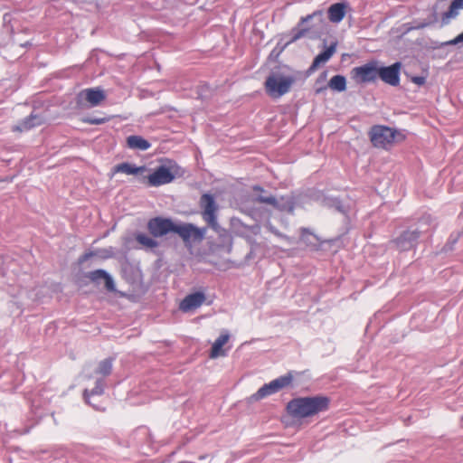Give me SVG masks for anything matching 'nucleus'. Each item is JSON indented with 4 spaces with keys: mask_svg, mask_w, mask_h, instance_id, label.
Masks as SVG:
<instances>
[{
    "mask_svg": "<svg viewBox=\"0 0 463 463\" xmlns=\"http://www.w3.org/2000/svg\"><path fill=\"white\" fill-rule=\"evenodd\" d=\"M324 12L322 10H317L307 16L300 18L297 27H294L290 31L291 39L287 44L292 43L302 37L306 36L314 28H320L324 25Z\"/></svg>",
    "mask_w": 463,
    "mask_h": 463,
    "instance_id": "obj_3",
    "label": "nucleus"
},
{
    "mask_svg": "<svg viewBox=\"0 0 463 463\" xmlns=\"http://www.w3.org/2000/svg\"><path fill=\"white\" fill-rule=\"evenodd\" d=\"M328 87L336 91H344L346 89V80L343 75H335L328 81Z\"/></svg>",
    "mask_w": 463,
    "mask_h": 463,
    "instance_id": "obj_25",
    "label": "nucleus"
},
{
    "mask_svg": "<svg viewBox=\"0 0 463 463\" xmlns=\"http://www.w3.org/2000/svg\"><path fill=\"white\" fill-rule=\"evenodd\" d=\"M348 4L346 2L335 3L330 5L328 8V19L330 22L338 24L340 23L345 15Z\"/></svg>",
    "mask_w": 463,
    "mask_h": 463,
    "instance_id": "obj_17",
    "label": "nucleus"
},
{
    "mask_svg": "<svg viewBox=\"0 0 463 463\" xmlns=\"http://www.w3.org/2000/svg\"><path fill=\"white\" fill-rule=\"evenodd\" d=\"M353 80L358 83L373 82L378 78V67L376 62H368L351 71Z\"/></svg>",
    "mask_w": 463,
    "mask_h": 463,
    "instance_id": "obj_7",
    "label": "nucleus"
},
{
    "mask_svg": "<svg viewBox=\"0 0 463 463\" xmlns=\"http://www.w3.org/2000/svg\"><path fill=\"white\" fill-rule=\"evenodd\" d=\"M330 399L323 395L299 397L288 402L287 411L293 418L304 419L327 411Z\"/></svg>",
    "mask_w": 463,
    "mask_h": 463,
    "instance_id": "obj_1",
    "label": "nucleus"
},
{
    "mask_svg": "<svg viewBox=\"0 0 463 463\" xmlns=\"http://www.w3.org/2000/svg\"><path fill=\"white\" fill-rule=\"evenodd\" d=\"M296 80L297 77L294 75L272 72L264 82L266 93L274 99L280 98L290 90Z\"/></svg>",
    "mask_w": 463,
    "mask_h": 463,
    "instance_id": "obj_2",
    "label": "nucleus"
},
{
    "mask_svg": "<svg viewBox=\"0 0 463 463\" xmlns=\"http://www.w3.org/2000/svg\"><path fill=\"white\" fill-rule=\"evenodd\" d=\"M43 123V119L41 116L31 114L29 117L25 118L21 123L14 126L13 128V130L19 132L27 131L34 127L41 126Z\"/></svg>",
    "mask_w": 463,
    "mask_h": 463,
    "instance_id": "obj_18",
    "label": "nucleus"
},
{
    "mask_svg": "<svg viewBox=\"0 0 463 463\" xmlns=\"http://www.w3.org/2000/svg\"><path fill=\"white\" fill-rule=\"evenodd\" d=\"M174 222L168 218L155 217L148 221L147 230L156 238L166 235L173 231Z\"/></svg>",
    "mask_w": 463,
    "mask_h": 463,
    "instance_id": "obj_10",
    "label": "nucleus"
},
{
    "mask_svg": "<svg viewBox=\"0 0 463 463\" xmlns=\"http://www.w3.org/2000/svg\"><path fill=\"white\" fill-rule=\"evenodd\" d=\"M401 63L395 62L391 66L378 68V77L391 86H398L400 83Z\"/></svg>",
    "mask_w": 463,
    "mask_h": 463,
    "instance_id": "obj_11",
    "label": "nucleus"
},
{
    "mask_svg": "<svg viewBox=\"0 0 463 463\" xmlns=\"http://www.w3.org/2000/svg\"><path fill=\"white\" fill-rule=\"evenodd\" d=\"M136 241L144 248L152 250L159 246V242L157 241L141 232L136 235Z\"/></svg>",
    "mask_w": 463,
    "mask_h": 463,
    "instance_id": "obj_24",
    "label": "nucleus"
},
{
    "mask_svg": "<svg viewBox=\"0 0 463 463\" xmlns=\"http://www.w3.org/2000/svg\"><path fill=\"white\" fill-rule=\"evenodd\" d=\"M421 232L418 229L406 230L401 233L392 242L395 245L396 249L401 251L410 250L413 249L418 242Z\"/></svg>",
    "mask_w": 463,
    "mask_h": 463,
    "instance_id": "obj_9",
    "label": "nucleus"
},
{
    "mask_svg": "<svg viewBox=\"0 0 463 463\" xmlns=\"http://www.w3.org/2000/svg\"><path fill=\"white\" fill-rule=\"evenodd\" d=\"M104 381L101 379H98L96 381L95 387L90 392L89 390H85L83 392V396L85 401L90 404V396L91 395H101L104 392Z\"/></svg>",
    "mask_w": 463,
    "mask_h": 463,
    "instance_id": "obj_27",
    "label": "nucleus"
},
{
    "mask_svg": "<svg viewBox=\"0 0 463 463\" xmlns=\"http://www.w3.org/2000/svg\"><path fill=\"white\" fill-rule=\"evenodd\" d=\"M459 43H463V32L460 34H458L457 37H455L454 39L445 43V45H456Z\"/></svg>",
    "mask_w": 463,
    "mask_h": 463,
    "instance_id": "obj_30",
    "label": "nucleus"
},
{
    "mask_svg": "<svg viewBox=\"0 0 463 463\" xmlns=\"http://www.w3.org/2000/svg\"><path fill=\"white\" fill-rule=\"evenodd\" d=\"M112 358H106L99 362L95 373L104 377L109 376L112 372Z\"/></svg>",
    "mask_w": 463,
    "mask_h": 463,
    "instance_id": "obj_26",
    "label": "nucleus"
},
{
    "mask_svg": "<svg viewBox=\"0 0 463 463\" xmlns=\"http://www.w3.org/2000/svg\"><path fill=\"white\" fill-rule=\"evenodd\" d=\"M256 203H267V204H269L271 205V203H275V197L272 196V195H269V196H266V195H258L255 200H254Z\"/></svg>",
    "mask_w": 463,
    "mask_h": 463,
    "instance_id": "obj_29",
    "label": "nucleus"
},
{
    "mask_svg": "<svg viewBox=\"0 0 463 463\" xmlns=\"http://www.w3.org/2000/svg\"><path fill=\"white\" fill-rule=\"evenodd\" d=\"M253 190H254V191H259V192H264L263 188H262V187H260V186H259V185H255V186L253 187Z\"/></svg>",
    "mask_w": 463,
    "mask_h": 463,
    "instance_id": "obj_33",
    "label": "nucleus"
},
{
    "mask_svg": "<svg viewBox=\"0 0 463 463\" xmlns=\"http://www.w3.org/2000/svg\"><path fill=\"white\" fill-rule=\"evenodd\" d=\"M292 381L293 374L291 372H289L287 374L282 375L277 379H274L270 383L264 384L257 391V392L251 395L250 399L252 401H260L269 395L279 392L283 388L289 386Z\"/></svg>",
    "mask_w": 463,
    "mask_h": 463,
    "instance_id": "obj_5",
    "label": "nucleus"
},
{
    "mask_svg": "<svg viewBox=\"0 0 463 463\" xmlns=\"http://www.w3.org/2000/svg\"><path fill=\"white\" fill-rule=\"evenodd\" d=\"M91 255H92V253H85L84 255H82L80 258V262H83V261L87 260L89 259V257H90Z\"/></svg>",
    "mask_w": 463,
    "mask_h": 463,
    "instance_id": "obj_32",
    "label": "nucleus"
},
{
    "mask_svg": "<svg viewBox=\"0 0 463 463\" xmlns=\"http://www.w3.org/2000/svg\"><path fill=\"white\" fill-rule=\"evenodd\" d=\"M127 145L131 149H138L141 151L147 150L151 146V144L146 139L137 135L128 137Z\"/></svg>",
    "mask_w": 463,
    "mask_h": 463,
    "instance_id": "obj_22",
    "label": "nucleus"
},
{
    "mask_svg": "<svg viewBox=\"0 0 463 463\" xmlns=\"http://www.w3.org/2000/svg\"><path fill=\"white\" fill-rule=\"evenodd\" d=\"M230 335L228 333L222 334L213 344L210 357L217 358L219 356H224L225 351L222 350V346L229 341Z\"/></svg>",
    "mask_w": 463,
    "mask_h": 463,
    "instance_id": "obj_19",
    "label": "nucleus"
},
{
    "mask_svg": "<svg viewBox=\"0 0 463 463\" xmlns=\"http://www.w3.org/2000/svg\"><path fill=\"white\" fill-rule=\"evenodd\" d=\"M79 99L85 100L90 107H96L106 99V94L100 88H90L81 90Z\"/></svg>",
    "mask_w": 463,
    "mask_h": 463,
    "instance_id": "obj_13",
    "label": "nucleus"
},
{
    "mask_svg": "<svg viewBox=\"0 0 463 463\" xmlns=\"http://www.w3.org/2000/svg\"><path fill=\"white\" fill-rule=\"evenodd\" d=\"M86 277L94 283H99V280H104L105 288L109 292L116 291V287L111 276L104 269H95L86 274Z\"/></svg>",
    "mask_w": 463,
    "mask_h": 463,
    "instance_id": "obj_15",
    "label": "nucleus"
},
{
    "mask_svg": "<svg viewBox=\"0 0 463 463\" xmlns=\"http://www.w3.org/2000/svg\"><path fill=\"white\" fill-rule=\"evenodd\" d=\"M109 117L98 118V117H88L83 119V122L90 124V125H100L108 122L109 120Z\"/></svg>",
    "mask_w": 463,
    "mask_h": 463,
    "instance_id": "obj_28",
    "label": "nucleus"
},
{
    "mask_svg": "<svg viewBox=\"0 0 463 463\" xmlns=\"http://www.w3.org/2000/svg\"><path fill=\"white\" fill-rule=\"evenodd\" d=\"M396 134L397 130L392 128L376 125L371 128L369 137L373 146L387 148L393 143Z\"/></svg>",
    "mask_w": 463,
    "mask_h": 463,
    "instance_id": "obj_6",
    "label": "nucleus"
},
{
    "mask_svg": "<svg viewBox=\"0 0 463 463\" xmlns=\"http://www.w3.org/2000/svg\"><path fill=\"white\" fill-rule=\"evenodd\" d=\"M271 206L281 212L293 213L295 209V203L290 197L282 196L279 199L275 197V203H271Z\"/></svg>",
    "mask_w": 463,
    "mask_h": 463,
    "instance_id": "obj_23",
    "label": "nucleus"
},
{
    "mask_svg": "<svg viewBox=\"0 0 463 463\" xmlns=\"http://www.w3.org/2000/svg\"><path fill=\"white\" fill-rule=\"evenodd\" d=\"M411 81L419 86H421L425 84L426 79L423 76H414L411 78Z\"/></svg>",
    "mask_w": 463,
    "mask_h": 463,
    "instance_id": "obj_31",
    "label": "nucleus"
},
{
    "mask_svg": "<svg viewBox=\"0 0 463 463\" xmlns=\"http://www.w3.org/2000/svg\"><path fill=\"white\" fill-rule=\"evenodd\" d=\"M205 300V296L202 292H195L187 295L180 303V309L183 312H188L194 309H196L200 306L203 305V303Z\"/></svg>",
    "mask_w": 463,
    "mask_h": 463,
    "instance_id": "obj_14",
    "label": "nucleus"
},
{
    "mask_svg": "<svg viewBox=\"0 0 463 463\" xmlns=\"http://www.w3.org/2000/svg\"><path fill=\"white\" fill-rule=\"evenodd\" d=\"M336 43H332L326 50L320 52L318 55L315 57L312 64L307 70V73L310 74L317 70L320 64L326 62L335 52Z\"/></svg>",
    "mask_w": 463,
    "mask_h": 463,
    "instance_id": "obj_16",
    "label": "nucleus"
},
{
    "mask_svg": "<svg viewBox=\"0 0 463 463\" xmlns=\"http://www.w3.org/2000/svg\"><path fill=\"white\" fill-rule=\"evenodd\" d=\"M206 229L197 228L192 223L175 224L174 222L172 232L177 233L184 242L201 241L203 240Z\"/></svg>",
    "mask_w": 463,
    "mask_h": 463,
    "instance_id": "obj_8",
    "label": "nucleus"
},
{
    "mask_svg": "<svg viewBox=\"0 0 463 463\" xmlns=\"http://www.w3.org/2000/svg\"><path fill=\"white\" fill-rule=\"evenodd\" d=\"M459 10H463V0H453L448 11L442 14V24H447L450 19L456 18Z\"/></svg>",
    "mask_w": 463,
    "mask_h": 463,
    "instance_id": "obj_20",
    "label": "nucleus"
},
{
    "mask_svg": "<svg viewBox=\"0 0 463 463\" xmlns=\"http://www.w3.org/2000/svg\"><path fill=\"white\" fill-rule=\"evenodd\" d=\"M200 206L203 209L202 216L204 222L221 236L226 233V231L217 222L216 211L218 207L214 197L209 194H203L200 199Z\"/></svg>",
    "mask_w": 463,
    "mask_h": 463,
    "instance_id": "obj_4",
    "label": "nucleus"
},
{
    "mask_svg": "<svg viewBox=\"0 0 463 463\" xmlns=\"http://www.w3.org/2000/svg\"><path fill=\"white\" fill-rule=\"evenodd\" d=\"M175 178L169 168L160 165L154 173L147 176V183L150 186H160L171 183Z\"/></svg>",
    "mask_w": 463,
    "mask_h": 463,
    "instance_id": "obj_12",
    "label": "nucleus"
},
{
    "mask_svg": "<svg viewBox=\"0 0 463 463\" xmlns=\"http://www.w3.org/2000/svg\"><path fill=\"white\" fill-rule=\"evenodd\" d=\"M114 173H123L126 175H137L145 172L146 170V166H136L130 163L125 162L118 164L113 168Z\"/></svg>",
    "mask_w": 463,
    "mask_h": 463,
    "instance_id": "obj_21",
    "label": "nucleus"
}]
</instances>
